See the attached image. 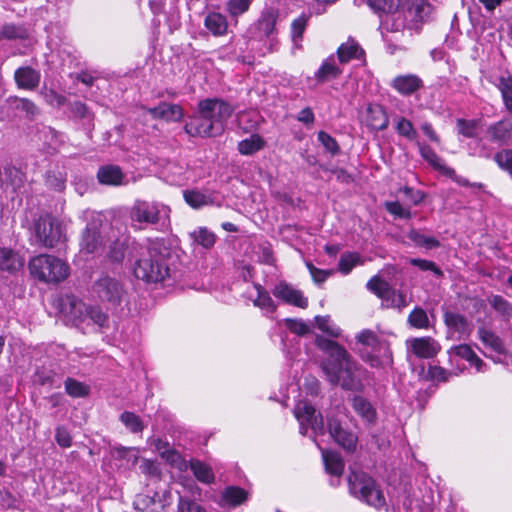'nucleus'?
<instances>
[{"label": "nucleus", "mask_w": 512, "mask_h": 512, "mask_svg": "<svg viewBox=\"0 0 512 512\" xmlns=\"http://www.w3.org/2000/svg\"><path fill=\"white\" fill-rule=\"evenodd\" d=\"M316 345L330 357L322 362L321 367L331 385H341L343 389L351 391L363 389V371L352 361L343 346L322 336L316 337Z\"/></svg>", "instance_id": "f257e3e1"}, {"label": "nucleus", "mask_w": 512, "mask_h": 512, "mask_svg": "<svg viewBox=\"0 0 512 512\" xmlns=\"http://www.w3.org/2000/svg\"><path fill=\"white\" fill-rule=\"evenodd\" d=\"M171 209L158 201L136 200L129 210L133 227L142 228L143 224L165 227L170 222Z\"/></svg>", "instance_id": "f03ea898"}, {"label": "nucleus", "mask_w": 512, "mask_h": 512, "mask_svg": "<svg viewBox=\"0 0 512 512\" xmlns=\"http://www.w3.org/2000/svg\"><path fill=\"white\" fill-rule=\"evenodd\" d=\"M30 274L43 283L57 284L70 274V268L63 260L47 254L33 257L28 264Z\"/></svg>", "instance_id": "7ed1b4c3"}, {"label": "nucleus", "mask_w": 512, "mask_h": 512, "mask_svg": "<svg viewBox=\"0 0 512 512\" xmlns=\"http://www.w3.org/2000/svg\"><path fill=\"white\" fill-rule=\"evenodd\" d=\"M136 278L146 283L163 282L170 275V269L163 255L155 247H150L147 252L138 259L134 266Z\"/></svg>", "instance_id": "20e7f679"}, {"label": "nucleus", "mask_w": 512, "mask_h": 512, "mask_svg": "<svg viewBox=\"0 0 512 512\" xmlns=\"http://www.w3.org/2000/svg\"><path fill=\"white\" fill-rule=\"evenodd\" d=\"M349 491L357 499L375 508L385 505V497L375 480L362 471H352L348 477Z\"/></svg>", "instance_id": "39448f33"}, {"label": "nucleus", "mask_w": 512, "mask_h": 512, "mask_svg": "<svg viewBox=\"0 0 512 512\" xmlns=\"http://www.w3.org/2000/svg\"><path fill=\"white\" fill-rule=\"evenodd\" d=\"M61 312L72 317L75 320L85 321L90 319L100 329L107 328L109 325V316L100 306H87L84 302L74 295H66L61 298Z\"/></svg>", "instance_id": "423d86ee"}, {"label": "nucleus", "mask_w": 512, "mask_h": 512, "mask_svg": "<svg viewBox=\"0 0 512 512\" xmlns=\"http://www.w3.org/2000/svg\"><path fill=\"white\" fill-rule=\"evenodd\" d=\"M32 241L44 248H54L66 241L62 222L52 215L41 216L34 223Z\"/></svg>", "instance_id": "0eeeda50"}, {"label": "nucleus", "mask_w": 512, "mask_h": 512, "mask_svg": "<svg viewBox=\"0 0 512 512\" xmlns=\"http://www.w3.org/2000/svg\"><path fill=\"white\" fill-rule=\"evenodd\" d=\"M407 16L401 12H395L381 20L380 30L382 38L386 43L387 51L391 55L397 51L405 50L403 45L404 31L409 24L406 23Z\"/></svg>", "instance_id": "6e6552de"}, {"label": "nucleus", "mask_w": 512, "mask_h": 512, "mask_svg": "<svg viewBox=\"0 0 512 512\" xmlns=\"http://www.w3.org/2000/svg\"><path fill=\"white\" fill-rule=\"evenodd\" d=\"M199 111L209 118L214 133L220 135L225 129V123L233 113V108L224 100L207 98L199 102Z\"/></svg>", "instance_id": "1a4fd4ad"}, {"label": "nucleus", "mask_w": 512, "mask_h": 512, "mask_svg": "<svg viewBox=\"0 0 512 512\" xmlns=\"http://www.w3.org/2000/svg\"><path fill=\"white\" fill-rule=\"evenodd\" d=\"M92 294L113 307L120 305L125 296L123 285L115 278L103 274L92 285Z\"/></svg>", "instance_id": "9d476101"}, {"label": "nucleus", "mask_w": 512, "mask_h": 512, "mask_svg": "<svg viewBox=\"0 0 512 512\" xmlns=\"http://www.w3.org/2000/svg\"><path fill=\"white\" fill-rule=\"evenodd\" d=\"M369 291L374 293L382 300L385 308H397L402 310L406 307V295L403 292L396 291L386 281L378 276L372 277L366 284Z\"/></svg>", "instance_id": "9b49d317"}, {"label": "nucleus", "mask_w": 512, "mask_h": 512, "mask_svg": "<svg viewBox=\"0 0 512 512\" xmlns=\"http://www.w3.org/2000/svg\"><path fill=\"white\" fill-rule=\"evenodd\" d=\"M103 226V217L101 214L92 213L85 229L81 235V251L92 254L98 251L103 245V236L101 228Z\"/></svg>", "instance_id": "f8f14e48"}, {"label": "nucleus", "mask_w": 512, "mask_h": 512, "mask_svg": "<svg viewBox=\"0 0 512 512\" xmlns=\"http://www.w3.org/2000/svg\"><path fill=\"white\" fill-rule=\"evenodd\" d=\"M294 414L300 423V432L305 435L307 429L310 428L314 434H323L324 422L320 413L306 401H299L295 408Z\"/></svg>", "instance_id": "ddd939ff"}, {"label": "nucleus", "mask_w": 512, "mask_h": 512, "mask_svg": "<svg viewBox=\"0 0 512 512\" xmlns=\"http://www.w3.org/2000/svg\"><path fill=\"white\" fill-rule=\"evenodd\" d=\"M278 17L277 9L265 8L256 23L249 29L251 37L262 41L273 35L276 32Z\"/></svg>", "instance_id": "4468645a"}, {"label": "nucleus", "mask_w": 512, "mask_h": 512, "mask_svg": "<svg viewBox=\"0 0 512 512\" xmlns=\"http://www.w3.org/2000/svg\"><path fill=\"white\" fill-rule=\"evenodd\" d=\"M328 430L331 437L344 450L347 452H354L356 450L358 443L357 435L354 432L344 428L340 421L335 418L329 419Z\"/></svg>", "instance_id": "2eb2a0df"}, {"label": "nucleus", "mask_w": 512, "mask_h": 512, "mask_svg": "<svg viewBox=\"0 0 512 512\" xmlns=\"http://www.w3.org/2000/svg\"><path fill=\"white\" fill-rule=\"evenodd\" d=\"M272 293L276 298L287 304L299 308H306L308 306V300L306 297H304L303 293L287 282L281 281L276 284L272 290Z\"/></svg>", "instance_id": "dca6fc26"}, {"label": "nucleus", "mask_w": 512, "mask_h": 512, "mask_svg": "<svg viewBox=\"0 0 512 512\" xmlns=\"http://www.w3.org/2000/svg\"><path fill=\"white\" fill-rule=\"evenodd\" d=\"M185 132L192 137H215L213 125L209 118L198 110V113L186 123Z\"/></svg>", "instance_id": "f3484780"}, {"label": "nucleus", "mask_w": 512, "mask_h": 512, "mask_svg": "<svg viewBox=\"0 0 512 512\" xmlns=\"http://www.w3.org/2000/svg\"><path fill=\"white\" fill-rule=\"evenodd\" d=\"M486 134L492 143L507 145L512 139V120L503 118L490 124L486 129Z\"/></svg>", "instance_id": "a211bd4d"}, {"label": "nucleus", "mask_w": 512, "mask_h": 512, "mask_svg": "<svg viewBox=\"0 0 512 512\" xmlns=\"http://www.w3.org/2000/svg\"><path fill=\"white\" fill-rule=\"evenodd\" d=\"M322 458L326 472L333 477L330 480V484L334 487L338 486L344 471V461L341 455L337 452L323 449Z\"/></svg>", "instance_id": "6ab92c4d"}, {"label": "nucleus", "mask_w": 512, "mask_h": 512, "mask_svg": "<svg viewBox=\"0 0 512 512\" xmlns=\"http://www.w3.org/2000/svg\"><path fill=\"white\" fill-rule=\"evenodd\" d=\"M408 348L418 358L429 359L434 357L439 351L440 346L437 341L431 337H419L407 341Z\"/></svg>", "instance_id": "aec40b11"}, {"label": "nucleus", "mask_w": 512, "mask_h": 512, "mask_svg": "<svg viewBox=\"0 0 512 512\" xmlns=\"http://www.w3.org/2000/svg\"><path fill=\"white\" fill-rule=\"evenodd\" d=\"M433 11V6L428 0H415L408 8L406 16L410 17L409 29H418L426 21Z\"/></svg>", "instance_id": "412c9836"}, {"label": "nucleus", "mask_w": 512, "mask_h": 512, "mask_svg": "<svg viewBox=\"0 0 512 512\" xmlns=\"http://www.w3.org/2000/svg\"><path fill=\"white\" fill-rule=\"evenodd\" d=\"M146 111L152 118L162 119L167 122L180 121L184 115L180 105L167 102H161L157 107L147 108Z\"/></svg>", "instance_id": "4be33fe9"}, {"label": "nucleus", "mask_w": 512, "mask_h": 512, "mask_svg": "<svg viewBox=\"0 0 512 512\" xmlns=\"http://www.w3.org/2000/svg\"><path fill=\"white\" fill-rule=\"evenodd\" d=\"M365 123L371 130H385L389 125V118L384 108L379 104H370L366 108Z\"/></svg>", "instance_id": "5701e85b"}, {"label": "nucleus", "mask_w": 512, "mask_h": 512, "mask_svg": "<svg viewBox=\"0 0 512 512\" xmlns=\"http://www.w3.org/2000/svg\"><path fill=\"white\" fill-rule=\"evenodd\" d=\"M391 86L402 95H411L423 86V81L415 74L399 75L392 80Z\"/></svg>", "instance_id": "b1692460"}, {"label": "nucleus", "mask_w": 512, "mask_h": 512, "mask_svg": "<svg viewBox=\"0 0 512 512\" xmlns=\"http://www.w3.org/2000/svg\"><path fill=\"white\" fill-rule=\"evenodd\" d=\"M24 266V258L19 252L7 248H0V270L15 273Z\"/></svg>", "instance_id": "393cba45"}, {"label": "nucleus", "mask_w": 512, "mask_h": 512, "mask_svg": "<svg viewBox=\"0 0 512 512\" xmlns=\"http://www.w3.org/2000/svg\"><path fill=\"white\" fill-rule=\"evenodd\" d=\"M14 78L19 88L33 90L39 85L41 75L37 70L26 66L18 68Z\"/></svg>", "instance_id": "a878e982"}, {"label": "nucleus", "mask_w": 512, "mask_h": 512, "mask_svg": "<svg viewBox=\"0 0 512 512\" xmlns=\"http://www.w3.org/2000/svg\"><path fill=\"white\" fill-rule=\"evenodd\" d=\"M443 320L449 330L460 335H470L471 325L464 315L446 310L443 314Z\"/></svg>", "instance_id": "bb28decb"}, {"label": "nucleus", "mask_w": 512, "mask_h": 512, "mask_svg": "<svg viewBox=\"0 0 512 512\" xmlns=\"http://www.w3.org/2000/svg\"><path fill=\"white\" fill-rule=\"evenodd\" d=\"M341 74L342 69L336 64L335 57L331 55L322 62L315 72V79L318 83L324 84L337 79Z\"/></svg>", "instance_id": "cd10ccee"}, {"label": "nucleus", "mask_w": 512, "mask_h": 512, "mask_svg": "<svg viewBox=\"0 0 512 512\" xmlns=\"http://www.w3.org/2000/svg\"><path fill=\"white\" fill-rule=\"evenodd\" d=\"M97 178L103 185L120 186L124 184L125 175L117 165H105L99 168Z\"/></svg>", "instance_id": "c85d7f7f"}, {"label": "nucleus", "mask_w": 512, "mask_h": 512, "mask_svg": "<svg viewBox=\"0 0 512 512\" xmlns=\"http://www.w3.org/2000/svg\"><path fill=\"white\" fill-rule=\"evenodd\" d=\"M418 148L421 156L435 169L441 171L448 177L455 176V170L446 166L442 159L434 152V150L425 144L418 143Z\"/></svg>", "instance_id": "c756f323"}, {"label": "nucleus", "mask_w": 512, "mask_h": 512, "mask_svg": "<svg viewBox=\"0 0 512 512\" xmlns=\"http://www.w3.org/2000/svg\"><path fill=\"white\" fill-rule=\"evenodd\" d=\"M135 509L141 512H162L164 504L157 492L153 495L140 494L134 501Z\"/></svg>", "instance_id": "7c9ffc66"}, {"label": "nucleus", "mask_w": 512, "mask_h": 512, "mask_svg": "<svg viewBox=\"0 0 512 512\" xmlns=\"http://www.w3.org/2000/svg\"><path fill=\"white\" fill-rule=\"evenodd\" d=\"M152 444L160 456L172 466L180 467L183 460L181 455L170 445L168 441L154 439Z\"/></svg>", "instance_id": "2f4dec72"}, {"label": "nucleus", "mask_w": 512, "mask_h": 512, "mask_svg": "<svg viewBox=\"0 0 512 512\" xmlns=\"http://www.w3.org/2000/svg\"><path fill=\"white\" fill-rule=\"evenodd\" d=\"M363 55L364 50L354 39H348L337 49V57L342 64H346L353 59H360Z\"/></svg>", "instance_id": "473e14b6"}, {"label": "nucleus", "mask_w": 512, "mask_h": 512, "mask_svg": "<svg viewBox=\"0 0 512 512\" xmlns=\"http://www.w3.org/2000/svg\"><path fill=\"white\" fill-rule=\"evenodd\" d=\"M204 25L216 37L223 36L228 31L227 19L219 12L208 13L205 17Z\"/></svg>", "instance_id": "72a5a7b5"}, {"label": "nucleus", "mask_w": 512, "mask_h": 512, "mask_svg": "<svg viewBox=\"0 0 512 512\" xmlns=\"http://www.w3.org/2000/svg\"><path fill=\"white\" fill-rule=\"evenodd\" d=\"M477 334L478 338L485 347L489 348L497 354H504L506 352L503 340L493 331L485 327H479Z\"/></svg>", "instance_id": "f704fd0d"}, {"label": "nucleus", "mask_w": 512, "mask_h": 512, "mask_svg": "<svg viewBox=\"0 0 512 512\" xmlns=\"http://www.w3.org/2000/svg\"><path fill=\"white\" fill-rule=\"evenodd\" d=\"M352 406L355 412L366 422L374 423L376 421V410L367 399L362 396H355Z\"/></svg>", "instance_id": "c9c22d12"}, {"label": "nucleus", "mask_w": 512, "mask_h": 512, "mask_svg": "<svg viewBox=\"0 0 512 512\" xmlns=\"http://www.w3.org/2000/svg\"><path fill=\"white\" fill-rule=\"evenodd\" d=\"M189 238L192 241V245H199L205 249L212 248L216 242V235L206 227H198L191 231Z\"/></svg>", "instance_id": "e433bc0d"}, {"label": "nucleus", "mask_w": 512, "mask_h": 512, "mask_svg": "<svg viewBox=\"0 0 512 512\" xmlns=\"http://www.w3.org/2000/svg\"><path fill=\"white\" fill-rule=\"evenodd\" d=\"M29 31L23 24L6 23L0 28V40H26Z\"/></svg>", "instance_id": "4c0bfd02"}, {"label": "nucleus", "mask_w": 512, "mask_h": 512, "mask_svg": "<svg viewBox=\"0 0 512 512\" xmlns=\"http://www.w3.org/2000/svg\"><path fill=\"white\" fill-rule=\"evenodd\" d=\"M368 7L380 18L383 15H391L398 11L401 0H367Z\"/></svg>", "instance_id": "58836bf2"}, {"label": "nucleus", "mask_w": 512, "mask_h": 512, "mask_svg": "<svg viewBox=\"0 0 512 512\" xmlns=\"http://www.w3.org/2000/svg\"><path fill=\"white\" fill-rule=\"evenodd\" d=\"M189 466L198 481L204 484H211L214 482L215 475L208 464L197 459H192L189 462Z\"/></svg>", "instance_id": "ea45409f"}, {"label": "nucleus", "mask_w": 512, "mask_h": 512, "mask_svg": "<svg viewBox=\"0 0 512 512\" xmlns=\"http://www.w3.org/2000/svg\"><path fill=\"white\" fill-rule=\"evenodd\" d=\"M356 340L364 346L378 349L379 352L385 349V347H389L386 340L380 338L375 331L370 329H365L357 334Z\"/></svg>", "instance_id": "a19ab883"}, {"label": "nucleus", "mask_w": 512, "mask_h": 512, "mask_svg": "<svg viewBox=\"0 0 512 512\" xmlns=\"http://www.w3.org/2000/svg\"><path fill=\"white\" fill-rule=\"evenodd\" d=\"M265 144V140L260 135L252 134L238 143V151L242 155H252L263 149Z\"/></svg>", "instance_id": "79ce46f5"}, {"label": "nucleus", "mask_w": 512, "mask_h": 512, "mask_svg": "<svg viewBox=\"0 0 512 512\" xmlns=\"http://www.w3.org/2000/svg\"><path fill=\"white\" fill-rule=\"evenodd\" d=\"M247 499V492L236 486L227 487L222 493V501L229 506H238Z\"/></svg>", "instance_id": "37998d69"}, {"label": "nucleus", "mask_w": 512, "mask_h": 512, "mask_svg": "<svg viewBox=\"0 0 512 512\" xmlns=\"http://www.w3.org/2000/svg\"><path fill=\"white\" fill-rule=\"evenodd\" d=\"M407 237L411 240L416 246L424 247L426 249H433L440 246V242L432 236H427L416 229H411Z\"/></svg>", "instance_id": "c03bdc74"}, {"label": "nucleus", "mask_w": 512, "mask_h": 512, "mask_svg": "<svg viewBox=\"0 0 512 512\" xmlns=\"http://www.w3.org/2000/svg\"><path fill=\"white\" fill-rule=\"evenodd\" d=\"M480 120L477 119H463L458 118L456 120V127L458 134L466 138H476L478 135V128Z\"/></svg>", "instance_id": "a18cd8bd"}, {"label": "nucleus", "mask_w": 512, "mask_h": 512, "mask_svg": "<svg viewBox=\"0 0 512 512\" xmlns=\"http://www.w3.org/2000/svg\"><path fill=\"white\" fill-rule=\"evenodd\" d=\"M183 196L186 203L195 209L210 205L212 203L210 196L197 190H186L183 192Z\"/></svg>", "instance_id": "49530a36"}, {"label": "nucleus", "mask_w": 512, "mask_h": 512, "mask_svg": "<svg viewBox=\"0 0 512 512\" xmlns=\"http://www.w3.org/2000/svg\"><path fill=\"white\" fill-rule=\"evenodd\" d=\"M505 108L512 113V76H501L497 84Z\"/></svg>", "instance_id": "de8ad7c7"}, {"label": "nucleus", "mask_w": 512, "mask_h": 512, "mask_svg": "<svg viewBox=\"0 0 512 512\" xmlns=\"http://www.w3.org/2000/svg\"><path fill=\"white\" fill-rule=\"evenodd\" d=\"M395 130L400 135L408 140H415L417 138V132L412 122L405 117L397 116L394 118Z\"/></svg>", "instance_id": "09e8293b"}, {"label": "nucleus", "mask_w": 512, "mask_h": 512, "mask_svg": "<svg viewBox=\"0 0 512 512\" xmlns=\"http://www.w3.org/2000/svg\"><path fill=\"white\" fill-rule=\"evenodd\" d=\"M493 160L497 164V166L507 172L509 176L512 178V149L511 148H504L499 151H497L494 156Z\"/></svg>", "instance_id": "8fccbe9b"}, {"label": "nucleus", "mask_w": 512, "mask_h": 512, "mask_svg": "<svg viewBox=\"0 0 512 512\" xmlns=\"http://www.w3.org/2000/svg\"><path fill=\"white\" fill-rule=\"evenodd\" d=\"M308 16L305 14L300 15L298 18L294 19L291 23V39L295 46H298L302 41L303 34L307 27Z\"/></svg>", "instance_id": "3c124183"}, {"label": "nucleus", "mask_w": 512, "mask_h": 512, "mask_svg": "<svg viewBox=\"0 0 512 512\" xmlns=\"http://www.w3.org/2000/svg\"><path fill=\"white\" fill-rule=\"evenodd\" d=\"M255 288L257 290V297L254 300V305L261 309L274 312L276 305L269 293L260 284H255Z\"/></svg>", "instance_id": "603ef678"}, {"label": "nucleus", "mask_w": 512, "mask_h": 512, "mask_svg": "<svg viewBox=\"0 0 512 512\" xmlns=\"http://www.w3.org/2000/svg\"><path fill=\"white\" fill-rule=\"evenodd\" d=\"M408 323L416 329H427L429 327V319L426 311L420 307L414 308L408 316Z\"/></svg>", "instance_id": "864d4df0"}, {"label": "nucleus", "mask_w": 512, "mask_h": 512, "mask_svg": "<svg viewBox=\"0 0 512 512\" xmlns=\"http://www.w3.org/2000/svg\"><path fill=\"white\" fill-rule=\"evenodd\" d=\"M489 304L503 318L510 319L512 317V304L500 295H494L489 299Z\"/></svg>", "instance_id": "5fc2aeb1"}, {"label": "nucleus", "mask_w": 512, "mask_h": 512, "mask_svg": "<svg viewBox=\"0 0 512 512\" xmlns=\"http://www.w3.org/2000/svg\"><path fill=\"white\" fill-rule=\"evenodd\" d=\"M64 386L66 393L71 397H85L89 394V387L73 378H67Z\"/></svg>", "instance_id": "6e6d98bb"}, {"label": "nucleus", "mask_w": 512, "mask_h": 512, "mask_svg": "<svg viewBox=\"0 0 512 512\" xmlns=\"http://www.w3.org/2000/svg\"><path fill=\"white\" fill-rule=\"evenodd\" d=\"M121 422L129 429L132 433L142 432L144 424L140 417L133 412L125 411L120 415Z\"/></svg>", "instance_id": "4d7b16f0"}, {"label": "nucleus", "mask_w": 512, "mask_h": 512, "mask_svg": "<svg viewBox=\"0 0 512 512\" xmlns=\"http://www.w3.org/2000/svg\"><path fill=\"white\" fill-rule=\"evenodd\" d=\"M381 356L370 355L367 358V361L372 367H389L393 363V356L390 347H385V349L381 350Z\"/></svg>", "instance_id": "13d9d810"}, {"label": "nucleus", "mask_w": 512, "mask_h": 512, "mask_svg": "<svg viewBox=\"0 0 512 512\" xmlns=\"http://www.w3.org/2000/svg\"><path fill=\"white\" fill-rule=\"evenodd\" d=\"M315 322L317 327L324 333L332 336V337H339L341 330L339 327H337L335 324L331 322V319L329 316H316Z\"/></svg>", "instance_id": "bf43d9fd"}, {"label": "nucleus", "mask_w": 512, "mask_h": 512, "mask_svg": "<svg viewBox=\"0 0 512 512\" xmlns=\"http://www.w3.org/2000/svg\"><path fill=\"white\" fill-rule=\"evenodd\" d=\"M251 0H229L226 4V10L231 17H238L248 11Z\"/></svg>", "instance_id": "052dcab7"}, {"label": "nucleus", "mask_w": 512, "mask_h": 512, "mask_svg": "<svg viewBox=\"0 0 512 512\" xmlns=\"http://www.w3.org/2000/svg\"><path fill=\"white\" fill-rule=\"evenodd\" d=\"M385 208L390 214L394 215L395 217H398L401 219H410L412 217L410 208L404 207L398 201L386 202Z\"/></svg>", "instance_id": "680f3d73"}, {"label": "nucleus", "mask_w": 512, "mask_h": 512, "mask_svg": "<svg viewBox=\"0 0 512 512\" xmlns=\"http://www.w3.org/2000/svg\"><path fill=\"white\" fill-rule=\"evenodd\" d=\"M448 354L450 355V357L457 356L461 359L466 360L469 363L470 360L473 358V356L476 353L473 351V349L470 345L459 344V345H455V346L451 347L448 350Z\"/></svg>", "instance_id": "e2e57ef3"}, {"label": "nucleus", "mask_w": 512, "mask_h": 512, "mask_svg": "<svg viewBox=\"0 0 512 512\" xmlns=\"http://www.w3.org/2000/svg\"><path fill=\"white\" fill-rule=\"evenodd\" d=\"M15 108L26 114L27 117L32 119L37 113L38 108L34 102L26 98H15Z\"/></svg>", "instance_id": "0e129e2a"}, {"label": "nucleus", "mask_w": 512, "mask_h": 512, "mask_svg": "<svg viewBox=\"0 0 512 512\" xmlns=\"http://www.w3.org/2000/svg\"><path fill=\"white\" fill-rule=\"evenodd\" d=\"M177 512H206V509L194 500L180 496L177 503Z\"/></svg>", "instance_id": "69168bd1"}, {"label": "nucleus", "mask_w": 512, "mask_h": 512, "mask_svg": "<svg viewBox=\"0 0 512 512\" xmlns=\"http://www.w3.org/2000/svg\"><path fill=\"white\" fill-rule=\"evenodd\" d=\"M318 140L323 145L325 150L332 155H336L340 151L337 141L325 131L318 133Z\"/></svg>", "instance_id": "338daca9"}, {"label": "nucleus", "mask_w": 512, "mask_h": 512, "mask_svg": "<svg viewBox=\"0 0 512 512\" xmlns=\"http://www.w3.org/2000/svg\"><path fill=\"white\" fill-rule=\"evenodd\" d=\"M125 257V244L119 240H115L109 247L108 258L113 261L120 263Z\"/></svg>", "instance_id": "774afa93"}]
</instances>
